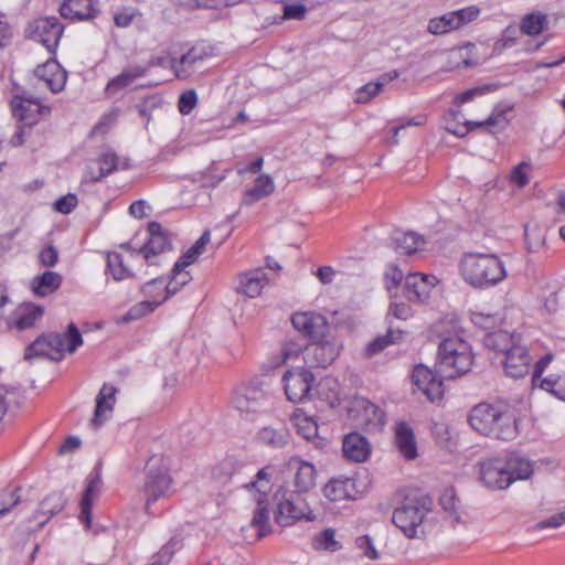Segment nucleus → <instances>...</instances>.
<instances>
[{
    "label": "nucleus",
    "instance_id": "nucleus-60",
    "mask_svg": "<svg viewBox=\"0 0 565 565\" xmlns=\"http://www.w3.org/2000/svg\"><path fill=\"white\" fill-rule=\"evenodd\" d=\"M77 205V198L75 194L68 193L55 201L54 207L62 214L71 213Z\"/></svg>",
    "mask_w": 565,
    "mask_h": 565
},
{
    "label": "nucleus",
    "instance_id": "nucleus-39",
    "mask_svg": "<svg viewBox=\"0 0 565 565\" xmlns=\"http://www.w3.org/2000/svg\"><path fill=\"white\" fill-rule=\"evenodd\" d=\"M519 335L499 330L488 333L484 338V343L487 348L497 352H502L505 355L508 351L512 349V345L519 344Z\"/></svg>",
    "mask_w": 565,
    "mask_h": 565
},
{
    "label": "nucleus",
    "instance_id": "nucleus-48",
    "mask_svg": "<svg viewBox=\"0 0 565 565\" xmlns=\"http://www.w3.org/2000/svg\"><path fill=\"white\" fill-rule=\"evenodd\" d=\"M454 11L447 12L439 18H434L428 23V31L433 34H444L454 30H458L455 24Z\"/></svg>",
    "mask_w": 565,
    "mask_h": 565
},
{
    "label": "nucleus",
    "instance_id": "nucleus-24",
    "mask_svg": "<svg viewBox=\"0 0 565 565\" xmlns=\"http://www.w3.org/2000/svg\"><path fill=\"white\" fill-rule=\"evenodd\" d=\"M342 451L347 459L354 462H363L370 456L371 446L364 436L353 431L344 436Z\"/></svg>",
    "mask_w": 565,
    "mask_h": 565
},
{
    "label": "nucleus",
    "instance_id": "nucleus-53",
    "mask_svg": "<svg viewBox=\"0 0 565 565\" xmlns=\"http://www.w3.org/2000/svg\"><path fill=\"white\" fill-rule=\"evenodd\" d=\"M308 9L301 2L288 3L284 2L282 19L285 20H303Z\"/></svg>",
    "mask_w": 565,
    "mask_h": 565
},
{
    "label": "nucleus",
    "instance_id": "nucleus-58",
    "mask_svg": "<svg viewBox=\"0 0 565 565\" xmlns=\"http://www.w3.org/2000/svg\"><path fill=\"white\" fill-rule=\"evenodd\" d=\"M381 92L380 85L376 83H367L355 93V102L359 104L367 103L371 98Z\"/></svg>",
    "mask_w": 565,
    "mask_h": 565
},
{
    "label": "nucleus",
    "instance_id": "nucleus-19",
    "mask_svg": "<svg viewBox=\"0 0 565 565\" xmlns=\"http://www.w3.org/2000/svg\"><path fill=\"white\" fill-rule=\"evenodd\" d=\"M436 282L437 278L433 275L408 274L405 278V296L412 302H424Z\"/></svg>",
    "mask_w": 565,
    "mask_h": 565
},
{
    "label": "nucleus",
    "instance_id": "nucleus-21",
    "mask_svg": "<svg viewBox=\"0 0 565 565\" xmlns=\"http://www.w3.org/2000/svg\"><path fill=\"white\" fill-rule=\"evenodd\" d=\"M510 110V108L504 109L502 107H495L491 115L482 121H473V120H467L463 124V127L461 128H451L447 126V130L456 136L462 137L468 131H471L475 128L486 127L490 132H492V129L502 130L504 129L508 124L509 119L507 117V113Z\"/></svg>",
    "mask_w": 565,
    "mask_h": 565
},
{
    "label": "nucleus",
    "instance_id": "nucleus-2",
    "mask_svg": "<svg viewBox=\"0 0 565 565\" xmlns=\"http://www.w3.org/2000/svg\"><path fill=\"white\" fill-rule=\"evenodd\" d=\"M473 356L470 345L458 337L444 339L438 347L436 372L440 377L454 380L468 373Z\"/></svg>",
    "mask_w": 565,
    "mask_h": 565
},
{
    "label": "nucleus",
    "instance_id": "nucleus-1",
    "mask_svg": "<svg viewBox=\"0 0 565 565\" xmlns=\"http://www.w3.org/2000/svg\"><path fill=\"white\" fill-rule=\"evenodd\" d=\"M466 284L477 289H488L507 277L503 262L495 254L465 253L459 264Z\"/></svg>",
    "mask_w": 565,
    "mask_h": 565
},
{
    "label": "nucleus",
    "instance_id": "nucleus-41",
    "mask_svg": "<svg viewBox=\"0 0 565 565\" xmlns=\"http://www.w3.org/2000/svg\"><path fill=\"white\" fill-rule=\"evenodd\" d=\"M341 343L330 334H326L320 330V367H327L339 355Z\"/></svg>",
    "mask_w": 565,
    "mask_h": 565
},
{
    "label": "nucleus",
    "instance_id": "nucleus-27",
    "mask_svg": "<svg viewBox=\"0 0 565 565\" xmlns=\"http://www.w3.org/2000/svg\"><path fill=\"white\" fill-rule=\"evenodd\" d=\"M269 278L264 268H256L239 275L237 290L254 298L260 295L263 288L268 285Z\"/></svg>",
    "mask_w": 565,
    "mask_h": 565
},
{
    "label": "nucleus",
    "instance_id": "nucleus-25",
    "mask_svg": "<svg viewBox=\"0 0 565 565\" xmlns=\"http://www.w3.org/2000/svg\"><path fill=\"white\" fill-rule=\"evenodd\" d=\"M326 498L337 502L342 500H354L358 494L355 480L349 477L331 479L323 488Z\"/></svg>",
    "mask_w": 565,
    "mask_h": 565
},
{
    "label": "nucleus",
    "instance_id": "nucleus-16",
    "mask_svg": "<svg viewBox=\"0 0 565 565\" xmlns=\"http://www.w3.org/2000/svg\"><path fill=\"white\" fill-rule=\"evenodd\" d=\"M287 471L292 476L296 492L305 493L316 486L317 470L312 462L291 457L287 462Z\"/></svg>",
    "mask_w": 565,
    "mask_h": 565
},
{
    "label": "nucleus",
    "instance_id": "nucleus-62",
    "mask_svg": "<svg viewBox=\"0 0 565 565\" xmlns=\"http://www.w3.org/2000/svg\"><path fill=\"white\" fill-rule=\"evenodd\" d=\"M390 316H393L395 317L396 319H399V320H406L408 319L411 316H412V309L406 303H392L390 306V309H388V315H387V318Z\"/></svg>",
    "mask_w": 565,
    "mask_h": 565
},
{
    "label": "nucleus",
    "instance_id": "nucleus-64",
    "mask_svg": "<svg viewBox=\"0 0 565 565\" xmlns=\"http://www.w3.org/2000/svg\"><path fill=\"white\" fill-rule=\"evenodd\" d=\"M403 271L397 266H391L385 273V279L387 282V289L397 287L403 280Z\"/></svg>",
    "mask_w": 565,
    "mask_h": 565
},
{
    "label": "nucleus",
    "instance_id": "nucleus-30",
    "mask_svg": "<svg viewBox=\"0 0 565 565\" xmlns=\"http://www.w3.org/2000/svg\"><path fill=\"white\" fill-rule=\"evenodd\" d=\"M291 422L299 436L316 445L318 420L315 415H310L305 408H297L291 416Z\"/></svg>",
    "mask_w": 565,
    "mask_h": 565
},
{
    "label": "nucleus",
    "instance_id": "nucleus-35",
    "mask_svg": "<svg viewBox=\"0 0 565 565\" xmlns=\"http://www.w3.org/2000/svg\"><path fill=\"white\" fill-rule=\"evenodd\" d=\"M118 157L115 152L107 151L102 154L97 162L88 166L86 178L96 182L110 174L117 169Z\"/></svg>",
    "mask_w": 565,
    "mask_h": 565
},
{
    "label": "nucleus",
    "instance_id": "nucleus-6",
    "mask_svg": "<svg viewBox=\"0 0 565 565\" xmlns=\"http://www.w3.org/2000/svg\"><path fill=\"white\" fill-rule=\"evenodd\" d=\"M318 347L315 342L311 347L306 345L305 348V362L307 366H299L285 372L282 376L284 388L287 398L294 403H303L310 401V391L315 382L313 369L316 367L313 362H309L308 358L310 354L313 356Z\"/></svg>",
    "mask_w": 565,
    "mask_h": 565
},
{
    "label": "nucleus",
    "instance_id": "nucleus-13",
    "mask_svg": "<svg viewBox=\"0 0 565 565\" xmlns=\"http://www.w3.org/2000/svg\"><path fill=\"white\" fill-rule=\"evenodd\" d=\"M479 478L491 490H503L511 484L504 458H489L479 462Z\"/></svg>",
    "mask_w": 565,
    "mask_h": 565
},
{
    "label": "nucleus",
    "instance_id": "nucleus-54",
    "mask_svg": "<svg viewBox=\"0 0 565 565\" xmlns=\"http://www.w3.org/2000/svg\"><path fill=\"white\" fill-rule=\"evenodd\" d=\"M198 104V95L194 89L183 92L178 102L179 111L182 115H189Z\"/></svg>",
    "mask_w": 565,
    "mask_h": 565
},
{
    "label": "nucleus",
    "instance_id": "nucleus-20",
    "mask_svg": "<svg viewBox=\"0 0 565 565\" xmlns=\"http://www.w3.org/2000/svg\"><path fill=\"white\" fill-rule=\"evenodd\" d=\"M531 358L527 349L521 344L512 345L502 362L504 372L513 379L524 377L530 370Z\"/></svg>",
    "mask_w": 565,
    "mask_h": 565
},
{
    "label": "nucleus",
    "instance_id": "nucleus-45",
    "mask_svg": "<svg viewBox=\"0 0 565 565\" xmlns=\"http://www.w3.org/2000/svg\"><path fill=\"white\" fill-rule=\"evenodd\" d=\"M107 273L117 280H124L134 276L132 271L124 264L121 254L117 252H109L106 256Z\"/></svg>",
    "mask_w": 565,
    "mask_h": 565
},
{
    "label": "nucleus",
    "instance_id": "nucleus-18",
    "mask_svg": "<svg viewBox=\"0 0 565 565\" xmlns=\"http://www.w3.org/2000/svg\"><path fill=\"white\" fill-rule=\"evenodd\" d=\"M66 503V499L61 492H52L47 494L39 504V509L34 512L29 523L32 521L36 522L34 526L29 525L26 530L29 532H35L41 530L45 523L60 513Z\"/></svg>",
    "mask_w": 565,
    "mask_h": 565
},
{
    "label": "nucleus",
    "instance_id": "nucleus-47",
    "mask_svg": "<svg viewBox=\"0 0 565 565\" xmlns=\"http://www.w3.org/2000/svg\"><path fill=\"white\" fill-rule=\"evenodd\" d=\"M291 323L303 338L315 339V316L312 312H297L291 317Z\"/></svg>",
    "mask_w": 565,
    "mask_h": 565
},
{
    "label": "nucleus",
    "instance_id": "nucleus-56",
    "mask_svg": "<svg viewBox=\"0 0 565 565\" xmlns=\"http://www.w3.org/2000/svg\"><path fill=\"white\" fill-rule=\"evenodd\" d=\"M356 547L363 553L365 557L371 561H376L380 558V554L376 551L372 539L369 535L359 536L355 540Z\"/></svg>",
    "mask_w": 565,
    "mask_h": 565
},
{
    "label": "nucleus",
    "instance_id": "nucleus-5",
    "mask_svg": "<svg viewBox=\"0 0 565 565\" xmlns=\"http://www.w3.org/2000/svg\"><path fill=\"white\" fill-rule=\"evenodd\" d=\"M274 500L276 502L275 521L281 526H288L300 520L313 521L316 519L313 510L308 507L300 493L290 490L287 484L277 489Z\"/></svg>",
    "mask_w": 565,
    "mask_h": 565
},
{
    "label": "nucleus",
    "instance_id": "nucleus-10",
    "mask_svg": "<svg viewBox=\"0 0 565 565\" xmlns=\"http://www.w3.org/2000/svg\"><path fill=\"white\" fill-rule=\"evenodd\" d=\"M64 26L55 17L40 18L31 22L26 28L29 38L40 42L50 53H54Z\"/></svg>",
    "mask_w": 565,
    "mask_h": 565
},
{
    "label": "nucleus",
    "instance_id": "nucleus-38",
    "mask_svg": "<svg viewBox=\"0 0 565 565\" xmlns=\"http://www.w3.org/2000/svg\"><path fill=\"white\" fill-rule=\"evenodd\" d=\"M275 190V184L268 174H260L256 178L254 185L248 189L245 193L243 203L245 205H252L255 202L270 195Z\"/></svg>",
    "mask_w": 565,
    "mask_h": 565
},
{
    "label": "nucleus",
    "instance_id": "nucleus-8",
    "mask_svg": "<svg viewBox=\"0 0 565 565\" xmlns=\"http://www.w3.org/2000/svg\"><path fill=\"white\" fill-rule=\"evenodd\" d=\"M142 491L146 498L147 511L151 503L168 497L172 492V478L161 458L152 457L148 460Z\"/></svg>",
    "mask_w": 565,
    "mask_h": 565
},
{
    "label": "nucleus",
    "instance_id": "nucleus-32",
    "mask_svg": "<svg viewBox=\"0 0 565 565\" xmlns=\"http://www.w3.org/2000/svg\"><path fill=\"white\" fill-rule=\"evenodd\" d=\"M202 62L203 56L195 49H191L180 60L171 58L169 65L178 78L186 79L196 71L198 64Z\"/></svg>",
    "mask_w": 565,
    "mask_h": 565
},
{
    "label": "nucleus",
    "instance_id": "nucleus-57",
    "mask_svg": "<svg viewBox=\"0 0 565 565\" xmlns=\"http://www.w3.org/2000/svg\"><path fill=\"white\" fill-rule=\"evenodd\" d=\"M131 84L132 83L129 81L128 75L122 71L119 75L108 82L105 90L107 95L111 96L130 86Z\"/></svg>",
    "mask_w": 565,
    "mask_h": 565
},
{
    "label": "nucleus",
    "instance_id": "nucleus-59",
    "mask_svg": "<svg viewBox=\"0 0 565 565\" xmlns=\"http://www.w3.org/2000/svg\"><path fill=\"white\" fill-rule=\"evenodd\" d=\"M458 502L452 489H446L440 497V505L449 514H456L458 511Z\"/></svg>",
    "mask_w": 565,
    "mask_h": 565
},
{
    "label": "nucleus",
    "instance_id": "nucleus-15",
    "mask_svg": "<svg viewBox=\"0 0 565 565\" xmlns=\"http://www.w3.org/2000/svg\"><path fill=\"white\" fill-rule=\"evenodd\" d=\"M349 416L358 426H381L385 423L383 411L364 397H355L349 408Z\"/></svg>",
    "mask_w": 565,
    "mask_h": 565
},
{
    "label": "nucleus",
    "instance_id": "nucleus-52",
    "mask_svg": "<svg viewBox=\"0 0 565 565\" xmlns=\"http://www.w3.org/2000/svg\"><path fill=\"white\" fill-rule=\"evenodd\" d=\"M455 13V24L458 29L467 25L468 23L475 21L479 14L480 9L476 6L466 7L459 10L454 11Z\"/></svg>",
    "mask_w": 565,
    "mask_h": 565
},
{
    "label": "nucleus",
    "instance_id": "nucleus-7",
    "mask_svg": "<svg viewBox=\"0 0 565 565\" xmlns=\"http://www.w3.org/2000/svg\"><path fill=\"white\" fill-rule=\"evenodd\" d=\"M429 511V499L406 498L404 502L394 510L392 521L405 534V536L414 539L417 536V529L420 526Z\"/></svg>",
    "mask_w": 565,
    "mask_h": 565
},
{
    "label": "nucleus",
    "instance_id": "nucleus-22",
    "mask_svg": "<svg viewBox=\"0 0 565 565\" xmlns=\"http://www.w3.org/2000/svg\"><path fill=\"white\" fill-rule=\"evenodd\" d=\"M117 388L109 384H104L96 396V407L90 424L98 428L110 416L116 403Z\"/></svg>",
    "mask_w": 565,
    "mask_h": 565
},
{
    "label": "nucleus",
    "instance_id": "nucleus-51",
    "mask_svg": "<svg viewBox=\"0 0 565 565\" xmlns=\"http://www.w3.org/2000/svg\"><path fill=\"white\" fill-rule=\"evenodd\" d=\"M342 548V543L335 539V531L331 527L320 532V550L334 553Z\"/></svg>",
    "mask_w": 565,
    "mask_h": 565
},
{
    "label": "nucleus",
    "instance_id": "nucleus-12",
    "mask_svg": "<svg viewBox=\"0 0 565 565\" xmlns=\"http://www.w3.org/2000/svg\"><path fill=\"white\" fill-rule=\"evenodd\" d=\"M445 377H440L436 369L433 371L424 364H418L412 372V382L430 401H440L444 396Z\"/></svg>",
    "mask_w": 565,
    "mask_h": 565
},
{
    "label": "nucleus",
    "instance_id": "nucleus-34",
    "mask_svg": "<svg viewBox=\"0 0 565 565\" xmlns=\"http://www.w3.org/2000/svg\"><path fill=\"white\" fill-rule=\"evenodd\" d=\"M102 479L98 473L90 476L86 489L84 491L83 498L81 500V520L87 527L90 525L92 521V505L95 498H97L100 491Z\"/></svg>",
    "mask_w": 565,
    "mask_h": 565
},
{
    "label": "nucleus",
    "instance_id": "nucleus-43",
    "mask_svg": "<svg viewBox=\"0 0 565 565\" xmlns=\"http://www.w3.org/2000/svg\"><path fill=\"white\" fill-rule=\"evenodd\" d=\"M504 461L508 477H511V483L515 480L527 479L533 472L531 462L524 458L511 456L504 458Z\"/></svg>",
    "mask_w": 565,
    "mask_h": 565
},
{
    "label": "nucleus",
    "instance_id": "nucleus-33",
    "mask_svg": "<svg viewBox=\"0 0 565 565\" xmlns=\"http://www.w3.org/2000/svg\"><path fill=\"white\" fill-rule=\"evenodd\" d=\"M44 309L42 306L34 303H22L13 312V326L18 330L30 329L34 326L35 321L43 316Z\"/></svg>",
    "mask_w": 565,
    "mask_h": 565
},
{
    "label": "nucleus",
    "instance_id": "nucleus-36",
    "mask_svg": "<svg viewBox=\"0 0 565 565\" xmlns=\"http://www.w3.org/2000/svg\"><path fill=\"white\" fill-rule=\"evenodd\" d=\"M62 284V276L56 271H44L31 281L32 291L40 297L53 294Z\"/></svg>",
    "mask_w": 565,
    "mask_h": 565
},
{
    "label": "nucleus",
    "instance_id": "nucleus-46",
    "mask_svg": "<svg viewBox=\"0 0 565 565\" xmlns=\"http://www.w3.org/2000/svg\"><path fill=\"white\" fill-rule=\"evenodd\" d=\"M183 546V539L180 535H174L170 541L161 547V550L151 557L148 565H168L172 559L174 553Z\"/></svg>",
    "mask_w": 565,
    "mask_h": 565
},
{
    "label": "nucleus",
    "instance_id": "nucleus-31",
    "mask_svg": "<svg viewBox=\"0 0 565 565\" xmlns=\"http://www.w3.org/2000/svg\"><path fill=\"white\" fill-rule=\"evenodd\" d=\"M395 445L407 460H414L418 456L414 431L406 423L396 425Z\"/></svg>",
    "mask_w": 565,
    "mask_h": 565
},
{
    "label": "nucleus",
    "instance_id": "nucleus-29",
    "mask_svg": "<svg viewBox=\"0 0 565 565\" xmlns=\"http://www.w3.org/2000/svg\"><path fill=\"white\" fill-rule=\"evenodd\" d=\"M257 441L263 446L279 449L286 447L291 439L289 429L285 426H265L256 435Z\"/></svg>",
    "mask_w": 565,
    "mask_h": 565
},
{
    "label": "nucleus",
    "instance_id": "nucleus-17",
    "mask_svg": "<svg viewBox=\"0 0 565 565\" xmlns=\"http://www.w3.org/2000/svg\"><path fill=\"white\" fill-rule=\"evenodd\" d=\"M504 405L480 403L471 408L468 422L470 426L481 435L493 434L491 426Z\"/></svg>",
    "mask_w": 565,
    "mask_h": 565
},
{
    "label": "nucleus",
    "instance_id": "nucleus-23",
    "mask_svg": "<svg viewBox=\"0 0 565 565\" xmlns=\"http://www.w3.org/2000/svg\"><path fill=\"white\" fill-rule=\"evenodd\" d=\"M34 75L53 93L61 92L66 83V73L55 61H47L39 65L34 70Z\"/></svg>",
    "mask_w": 565,
    "mask_h": 565
},
{
    "label": "nucleus",
    "instance_id": "nucleus-14",
    "mask_svg": "<svg viewBox=\"0 0 565 565\" xmlns=\"http://www.w3.org/2000/svg\"><path fill=\"white\" fill-rule=\"evenodd\" d=\"M13 116L30 129L42 116L50 113V108L42 106L36 98L14 96L11 102Z\"/></svg>",
    "mask_w": 565,
    "mask_h": 565
},
{
    "label": "nucleus",
    "instance_id": "nucleus-55",
    "mask_svg": "<svg viewBox=\"0 0 565 565\" xmlns=\"http://www.w3.org/2000/svg\"><path fill=\"white\" fill-rule=\"evenodd\" d=\"M530 169V164L525 161H522L510 173L511 183L515 184L518 188L522 189L529 183L527 170Z\"/></svg>",
    "mask_w": 565,
    "mask_h": 565
},
{
    "label": "nucleus",
    "instance_id": "nucleus-26",
    "mask_svg": "<svg viewBox=\"0 0 565 565\" xmlns=\"http://www.w3.org/2000/svg\"><path fill=\"white\" fill-rule=\"evenodd\" d=\"M493 424L494 425L491 426L493 434H489L488 437L502 440H512L516 437V418L508 406L502 407Z\"/></svg>",
    "mask_w": 565,
    "mask_h": 565
},
{
    "label": "nucleus",
    "instance_id": "nucleus-42",
    "mask_svg": "<svg viewBox=\"0 0 565 565\" xmlns=\"http://www.w3.org/2000/svg\"><path fill=\"white\" fill-rule=\"evenodd\" d=\"M548 26L546 14L535 11L525 14L520 22V31L529 36L542 33Z\"/></svg>",
    "mask_w": 565,
    "mask_h": 565
},
{
    "label": "nucleus",
    "instance_id": "nucleus-28",
    "mask_svg": "<svg viewBox=\"0 0 565 565\" xmlns=\"http://www.w3.org/2000/svg\"><path fill=\"white\" fill-rule=\"evenodd\" d=\"M97 12L93 0H65L60 7V14L70 20H89Z\"/></svg>",
    "mask_w": 565,
    "mask_h": 565
},
{
    "label": "nucleus",
    "instance_id": "nucleus-40",
    "mask_svg": "<svg viewBox=\"0 0 565 565\" xmlns=\"http://www.w3.org/2000/svg\"><path fill=\"white\" fill-rule=\"evenodd\" d=\"M403 335V331L395 330L391 326L383 335L376 337L369 342L365 347L364 354L366 358H372L384 351L387 347L397 343Z\"/></svg>",
    "mask_w": 565,
    "mask_h": 565
},
{
    "label": "nucleus",
    "instance_id": "nucleus-9",
    "mask_svg": "<svg viewBox=\"0 0 565 565\" xmlns=\"http://www.w3.org/2000/svg\"><path fill=\"white\" fill-rule=\"evenodd\" d=\"M231 404L241 414L253 416L266 411L269 395L259 383H243L234 388Z\"/></svg>",
    "mask_w": 565,
    "mask_h": 565
},
{
    "label": "nucleus",
    "instance_id": "nucleus-44",
    "mask_svg": "<svg viewBox=\"0 0 565 565\" xmlns=\"http://www.w3.org/2000/svg\"><path fill=\"white\" fill-rule=\"evenodd\" d=\"M340 383L337 379L324 377L320 380V401L327 403L329 408H334L340 404Z\"/></svg>",
    "mask_w": 565,
    "mask_h": 565
},
{
    "label": "nucleus",
    "instance_id": "nucleus-3",
    "mask_svg": "<svg viewBox=\"0 0 565 565\" xmlns=\"http://www.w3.org/2000/svg\"><path fill=\"white\" fill-rule=\"evenodd\" d=\"M83 343L82 334L77 327L71 322L64 333H46L36 338L24 352V359L35 356H50L54 361H61L64 352L73 353Z\"/></svg>",
    "mask_w": 565,
    "mask_h": 565
},
{
    "label": "nucleus",
    "instance_id": "nucleus-4",
    "mask_svg": "<svg viewBox=\"0 0 565 565\" xmlns=\"http://www.w3.org/2000/svg\"><path fill=\"white\" fill-rule=\"evenodd\" d=\"M273 472L274 468L271 466H265L257 471L253 480L243 486L256 502L250 526L257 531L258 539L266 536L271 531L268 494L271 490Z\"/></svg>",
    "mask_w": 565,
    "mask_h": 565
},
{
    "label": "nucleus",
    "instance_id": "nucleus-11",
    "mask_svg": "<svg viewBox=\"0 0 565 565\" xmlns=\"http://www.w3.org/2000/svg\"><path fill=\"white\" fill-rule=\"evenodd\" d=\"M149 239L139 248L147 265H159V256L172 249L171 238L160 223L148 224Z\"/></svg>",
    "mask_w": 565,
    "mask_h": 565
},
{
    "label": "nucleus",
    "instance_id": "nucleus-37",
    "mask_svg": "<svg viewBox=\"0 0 565 565\" xmlns=\"http://www.w3.org/2000/svg\"><path fill=\"white\" fill-rule=\"evenodd\" d=\"M392 243L396 253L412 255L420 248L424 239L414 232H395Z\"/></svg>",
    "mask_w": 565,
    "mask_h": 565
},
{
    "label": "nucleus",
    "instance_id": "nucleus-63",
    "mask_svg": "<svg viewBox=\"0 0 565 565\" xmlns=\"http://www.w3.org/2000/svg\"><path fill=\"white\" fill-rule=\"evenodd\" d=\"M39 259L43 266L52 267L57 263L58 253L53 246H47L40 252Z\"/></svg>",
    "mask_w": 565,
    "mask_h": 565
},
{
    "label": "nucleus",
    "instance_id": "nucleus-50",
    "mask_svg": "<svg viewBox=\"0 0 565 565\" xmlns=\"http://www.w3.org/2000/svg\"><path fill=\"white\" fill-rule=\"evenodd\" d=\"M158 306H160L159 301H141L134 307H131L128 312L121 318L124 322H129L132 320H138L146 316L147 313L152 312Z\"/></svg>",
    "mask_w": 565,
    "mask_h": 565
},
{
    "label": "nucleus",
    "instance_id": "nucleus-61",
    "mask_svg": "<svg viewBox=\"0 0 565 565\" xmlns=\"http://www.w3.org/2000/svg\"><path fill=\"white\" fill-rule=\"evenodd\" d=\"M198 257H199V255L196 253H193L192 248L190 247L183 254V256L174 264V266H173L174 278L177 279L178 276L181 275V271H183L185 267L193 264Z\"/></svg>",
    "mask_w": 565,
    "mask_h": 565
},
{
    "label": "nucleus",
    "instance_id": "nucleus-49",
    "mask_svg": "<svg viewBox=\"0 0 565 565\" xmlns=\"http://www.w3.org/2000/svg\"><path fill=\"white\" fill-rule=\"evenodd\" d=\"M20 489L17 488L12 491L2 490L0 492V519L7 516L20 502Z\"/></svg>",
    "mask_w": 565,
    "mask_h": 565
}]
</instances>
